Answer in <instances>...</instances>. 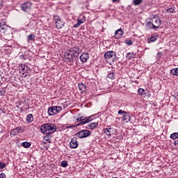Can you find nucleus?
Segmentation results:
<instances>
[{"instance_id":"f8f14e48","label":"nucleus","mask_w":178,"mask_h":178,"mask_svg":"<svg viewBox=\"0 0 178 178\" xmlns=\"http://www.w3.org/2000/svg\"><path fill=\"white\" fill-rule=\"evenodd\" d=\"M114 56H116V53L113 51H106L104 54V58L106 59H112V58H113Z\"/></svg>"},{"instance_id":"9d476101","label":"nucleus","mask_w":178,"mask_h":178,"mask_svg":"<svg viewBox=\"0 0 178 178\" xmlns=\"http://www.w3.org/2000/svg\"><path fill=\"white\" fill-rule=\"evenodd\" d=\"M79 59L82 63H86L90 59V54L88 53H83L80 56Z\"/></svg>"},{"instance_id":"20e7f679","label":"nucleus","mask_w":178,"mask_h":178,"mask_svg":"<svg viewBox=\"0 0 178 178\" xmlns=\"http://www.w3.org/2000/svg\"><path fill=\"white\" fill-rule=\"evenodd\" d=\"M62 111V106H54L48 108V113L49 116H54L56 113H59Z\"/></svg>"},{"instance_id":"a19ab883","label":"nucleus","mask_w":178,"mask_h":178,"mask_svg":"<svg viewBox=\"0 0 178 178\" xmlns=\"http://www.w3.org/2000/svg\"><path fill=\"white\" fill-rule=\"evenodd\" d=\"M145 95L147 97H151V95L148 92H145Z\"/></svg>"},{"instance_id":"cd10ccee","label":"nucleus","mask_w":178,"mask_h":178,"mask_svg":"<svg viewBox=\"0 0 178 178\" xmlns=\"http://www.w3.org/2000/svg\"><path fill=\"white\" fill-rule=\"evenodd\" d=\"M28 40H29V41H34V40H35V35H34V34L29 35Z\"/></svg>"},{"instance_id":"4c0bfd02","label":"nucleus","mask_w":178,"mask_h":178,"mask_svg":"<svg viewBox=\"0 0 178 178\" xmlns=\"http://www.w3.org/2000/svg\"><path fill=\"white\" fill-rule=\"evenodd\" d=\"M79 126H77V124H76V125H74V126H68L67 127V129H72V127H78Z\"/></svg>"},{"instance_id":"6ab92c4d","label":"nucleus","mask_w":178,"mask_h":178,"mask_svg":"<svg viewBox=\"0 0 178 178\" xmlns=\"http://www.w3.org/2000/svg\"><path fill=\"white\" fill-rule=\"evenodd\" d=\"M78 86L80 91H83V92H86V91H87V86H86L84 83H80Z\"/></svg>"},{"instance_id":"4be33fe9","label":"nucleus","mask_w":178,"mask_h":178,"mask_svg":"<svg viewBox=\"0 0 178 178\" xmlns=\"http://www.w3.org/2000/svg\"><path fill=\"white\" fill-rule=\"evenodd\" d=\"M107 77H108V79H111V80H115V72H113V71L110 72L107 74Z\"/></svg>"},{"instance_id":"5701e85b","label":"nucleus","mask_w":178,"mask_h":178,"mask_svg":"<svg viewBox=\"0 0 178 178\" xmlns=\"http://www.w3.org/2000/svg\"><path fill=\"white\" fill-rule=\"evenodd\" d=\"M156 40H158V36L156 35H153V36H151L149 38H148L149 42H155Z\"/></svg>"},{"instance_id":"f03ea898","label":"nucleus","mask_w":178,"mask_h":178,"mask_svg":"<svg viewBox=\"0 0 178 178\" xmlns=\"http://www.w3.org/2000/svg\"><path fill=\"white\" fill-rule=\"evenodd\" d=\"M161 23V19L153 17L150 21L147 22V25L149 29H151L152 30H156V29H159Z\"/></svg>"},{"instance_id":"6e6552de","label":"nucleus","mask_w":178,"mask_h":178,"mask_svg":"<svg viewBox=\"0 0 178 178\" xmlns=\"http://www.w3.org/2000/svg\"><path fill=\"white\" fill-rule=\"evenodd\" d=\"M123 34H124V32H123V29H119L115 31L114 38H115L116 40H119V38H122V37H123Z\"/></svg>"},{"instance_id":"a18cd8bd","label":"nucleus","mask_w":178,"mask_h":178,"mask_svg":"<svg viewBox=\"0 0 178 178\" xmlns=\"http://www.w3.org/2000/svg\"><path fill=\"white\" fill-rule=\"evenodd\" d=\"M21 59H24V60H26V58H24V56H21Z\"/></svg>"},{"instance_id":"0eeeda50","label":"nucleus","mask_w":178,"mask_h":178,"mask_svg":"<svg viewBox=\"0 0 178 178\" xmlns=\"http://www.w3.org/2000/svg\"><path fill=\"white\" fill-rule=\"evenodd\" d=\"M32 4L31 2H25L21 4V8L24 12H29L31 10Z\"/></svg>"},{"instance_id":"f257e3e1","label":"nucleus","mask_w":178,"mask_h":178,"mask_svg":"<svg viewBox=\"0 0 178 178\" xmlns=\"http://www.w3.org/2000/svg\"><path fill=\"white\" fill-rule=\"evenodd\" d=\"M40 130L43 134H54L56 131V126L54 124L46 123L40 127Z\"/></svg>"},{"instance_id":"37998d69","label":"nucleus","mask_w":178,"mask_h":178,"mask_svg":"<svg viewBox=\"0 0 178 178\" xmlns=\"http://www.w3.org/2000/svg\"><path fill=\"white\" fill-rule=\"evenodd\" d=\"M76 122H79V123H81V118H77L76 119Z\"/></svg>"},{"instance_id":"423d86ee","label":"nucleus","mask_w":178,"mask_h":178,"mask_svg":"<svg viewBox=\"0 0 178 178\" xmlns=\"http://www.w3.org/2000/svg\"><path fill=\"white\" fill-rule=\"evenodd\" d=\"M68 51L74 56V58H79L80 52H81V50L76 47L70 48Z\"/></svg>"},{"instance_id":"4468645a","label":"nucleus","mask_w":178,"mask_h":178,"mask_svg":"<svg viewBox=\"0 0 178 178\" xmlns=\"http://www.w3.org/2000/svg\"><path fill=\"white\" fill-rule=\"evenodd\" d=\"M103 132L108 136V137H111L114 133L113 128H105L103 129Z\"/></svg>"},{"instance_id":"72a5a7b5","label":"nucleus","mask_w":178,"mask_h":178,"mask_svg":"<svg viewBox=\"0 0 178 178\" xmlns=\"http://www.w3.org/2000/svg\"><path fill=\"white\" fill-rule=\"evenodd\" d=\"M53 17H54V19L56 20V22H59L62 19L60 18V17L58 15H54Z\"/></svg>"},{"instance_id":"aec40b11","label":"nucleus","mask_w":178,"mask_h":178,"mask_svg":"<svg viewBox=\"0 0 178 178\" xmlns=\"http://www.w3.org/2000/svg\"><path fill=\"white\" fill-rule=\"evenodd\" d=\"M26 120L28 123H31L32 122H33L34 117L33 116V114L27 115Z\"/></svg>"},{"instance_id":"ddd939ff","label":"nucleus","mask_w":178,"mask_h":178,"mask_svg":"<svg viewBox=\"0 0 178 178\" xmlns=\"http://www.w3.org/2000/svg\"><path fill=\"white\" fill-rule=\"evenodd\" d=\"M77 147H79V143L77 142L76 139L74 138H71V141L70 143V148H77Z\"/></svg>"},{"instance_id":"bb28decb","label":"nucleus","mask_w":178,"mask_h":178,"mask_svg":"<svg viewBox=\"0 0 178 178\" xmlns=\"http://www.w3.org/2000/svg\"><path fill=\"white\" fill-rule=\"evenodd\" d=\"M170 74L174 76H178V68H173L170 70Z\"/></svg>"},{"instance_id":"58836bf2","label":"nucleus","mask_w":178,"mask_h":178,"mask_svg":"<svg viewBox=\"0 0 178 178\" xmlns=\"http://www.w3.org/2000/svg\"><path fill=\"white\" fill-rule=\"evenodd\" d=\"M81 118V122H85V120H86V118H85V117H83V116H82V117H81V118Z\"/></svg>"},{"instance_id":"ea45409f","label":"nucleus","mask_w":178,"mask_h":178,"mask_svg":"<svg viewBox=\"0 0 178 178\" xmlns=\"http://www.w3.org/2000/svg\"><path fill=\"white\" fill-rule=\"evenodd\" d=\"M5 91H3V90H1L0 91V95H5Z\"/></svg>"},{"instance_id":"e433bc0d","label":"nucleus","mask_w":178,"mask_h":178,"mask_svg":"<svg viewBox=\"0 0 178 178\" xmlns=\"http://www.w3.org/2000/svg\"><path fill=\"white\" fill-rule=\"evenodd\" d=\"M22 74H23V77H27V70L23 72Z\"/></svg>"},{"instance_id":"de8ad7c7","label":"nucleus","mask_w":178,"mask_h":178,"mask_svg":"<svg viewBox=\"0 0 178 178\" xmlns=\"http://www.w3.org/2000/svg\"><path fill=\"white\" fill-rule=\"evenodd\" d=\"M0 79H1V74H0Z\"/></svg>"},{"instance_id":"a878e982","label":"nucleus","mask_w":178,"mask_h":178,"mask_svg":"<svg viewBox=\"0 0 178 178\" xmlns=\"http://www.w3.org/2000/svg\"><path fill=\"white\" fill-rule=\"evenodd\" d=\"M22 145L24 147V148H30V147H31V143L29 142H23Z\"/></svg>"},{"instance_id":"49530a36","label":"nucleus","mask_w":178,"mask_h":178,"mask_svg":"<svg viewBox=\"0 0 178 178\" xmlns=\"http://www.w3.org/2000/svg\"><path fill=\"white\" fill-rule=\"evenodd\" d=\"M112 1L113 3H115V2H118V1H119V0H112Z\"/></svg>"},{"instance_id":"39448f33","label":"nucleus","mask_w":178,"mask_h":178,"mask_svg":"<svg viewBox=\"0 0 178 178\" xmlns=\"http://www.w3.org/2000/svg\"><path fill=\"white\" fill-rule=\"evenodd\" d=\"M90 136L91 131L87 129H83L75 134V136L78 137V138H86L87 137H90Z\"/></svg>"},{"instance_id":"c03bdc74","label":"nucleus","mask_w":178,"mask_h":178,"mask_svg":"<svg viewBox=\"0 0 178 178\" xmlns=\"http://www.w3.org/2000/svg\"><path fill=\"white\" fill-rule=\"evenodd\" d=\"M174 145H178V141H177V140H175V141L174 142Z\"/></svg>"},{"instance_id":"9b49d317","label":"nucleus","mask_w":178,"mask_h":178,"mask_svg":"<svg viewBox=\"0 0 178 178\" xmlns=\"http://www.w3.org/2000/svg\"><path fill=\"white\" fill-rule=\"evenodd\" d=\"M65 58L67 62H73V58H74V56L71 54L69 50H67L65 54Z\"/></svg>"},{"instance_id":"a211bd4d","label":"nucleus","mask_w":178,"mask_h":178,"mask_svg":"<svg viewBox=\"0 0 178 178\" xmlns=\"http://www.w3.org/2000/svg\"><path fill=\"white\" fill-rule=\"evenodd\" d=\"M56 27L59 30V29H62L63 26H65V22H62V19H60V21H56Z\"/></svg>"},{"instance_id":"473e14b6","label":"nucleus","mask_w":178,"mask_h":178,"mask_svg":"<svg viewBox=\"0 0 178 178\" xmlns=\"http://www.w3.org/2000/svg\"><path fill=\"white\" fill-rule=\"evenodd\" d=\"M165 12H167L168 13H175V9L170 8L165 10Z\"/></svg>"},{"instance_id":"c9c22d12","label":"nucleus","mask_w":178,"mask_h":178,"mask_svg":"<svg viewBox=\"0 0 178 178\" xmlns=\"http://www.w3.org/2000/svg\"><path fill=\"white\" fill-rule=\"evenodd\" d=\"M0 178H6V175H5V173H1Z\"/></svg>"},{"instance_id":"2eb2a0df","label":"nucleus","mask_w":178,"mask_h":178,"mask_svg":"<svg viewBox=\"0 0 178 178\" xmlns=\"http://www.w3.org/2000/svg\"><path fill=\"white\" fill-rule=\"evenodd\" d=\"M84 22H86V16H83L82 19H80V17H79L77 19V23L74 25V27L75 29H77V27H79L80 24H83Z\"/></svg>"},{"instance_id":"79ce46f5","label":"nucleus","mask_w":178,"mask_h":178,"mask_svg":"<svg viewBox=\"0 0 178 178\" xmlns=\"http://www.w3.org/2000/svg\"><path fill=\"white\" fill-rule=\"evenodd\" d=\"M3 3V1L2 0H0V8L2 7Z\"/></svg>"},{"instance_id":"412c9836","label":"nucleus","mask_w":178,"mask_h":178,"mask_svg":"<svg viewBox=\"0 0 178 178\" xmlns=\"http://www.w3.org/2000/svg\"><path fill=\"white\" fill-rule=\"evenodd\" d=\"M126 58L127 59H134L136 58V54L134 53H127Z\"/></svg>"},{"instance_id":"7ed1b4c3","label":"nucleus","mask_w":178,"mask_h":178,"mask_svg":"<svg viewBox=\"0 0 178 178\" xmlns=\"http://www.w3.org/2000/svg\"><path fill=\"white\" fill-rule=\"evenodd\" d=\"M118 115H122V119L126 123H129L131 120V115H130V113L127 112L123 110H119L118 111Z\"/></svg>"},{"instance_id":"c756f323","label":"nucleus","mask_w":178,"mask_h":178,"mask_svg":"<svg viewBox=\"0 0 178 178\" xmlns=\"http://www.w3.org/2000/svg\"><path fill=\"white\" fill-rule=\"evenodd\" d=\"M141 2H143V0H134L133 1L134 5L136 6H137V5H140V3H141Z\"/></svg>"},{"instance_id":"dca6fc26","label":"nucleus","mask_w":178,"mask_h":178,"mask_svg":"<svg viewBox=\"0 0 178 178\" xmlns=\"http://www.w3.org/2000/svg\"><path fill=\"white\" fill-rule=\"evenodd\" d=\"M98 127V122H91L86 127V129H89L90 130H94Z\"/></svg>"},{"instance_id":"7c9ffc66","label":"nucleus","mask_w":178,"mask_h":178,"mask_svg":"<svg viewBox=\"0 0 178 178\" xmlns=\"http://www.w3.org/2000/svg\"><path fill=\"white\" fill-rule=\"evenodd\" d=\"M60 165L62 168H67V162L66 161H61Z\"/></svg>"},{"instance_id":"b1692460","label":"nucleus","mask_w":178,"mask_h":178,"mask_svg":"<svg viewBox=\"0 0 178 178\" xmlns=\"http://www.w3.org/2000/svg\"><path fill=\"white\" fill-rule=\"evenodd\" d=\"M172 140H178V132H175L172 134L170 136Z\"/></svg>"},{"instance_id":"1a4fd4ad","label":"nucleus","mask_w":178,"mask_h":178,"mask_svg":"<svg viewBox=\"0 0 178 178\" xmlns=\"http://www.w3.org/2000/svg\"><path fill=\"white\" fill-rule=\"evenodd\" d=\"M22 133H23V129L17 127V128H15V129L11 130V131L10 133V136L11 137H15V136H17V134H19Z\"/></svg>"},{"instance_id":"393cba45","label":"nucleus","mask_w":178,"mask_h":178,"mask_svg":"<svg viewBox=\"0 0 178 178\" xmlns=\"http://www.w3.org/2000/svg\"><path fill=\"white\" fill-rule=\"evenodd\" d=\"M138 94H139V95H142L143 97H145V90L143 88H139L138 90Z\"/></svg>"},{"instance_id":"2f4dec72","label":"nucleus","mask_w":178,"mask_h":178,"mask_svg":"<svg viewBox=\"0 0 178 178\" xmlns=\"http://www.w3.org/2000/svg\"><path fill=\"white\" fill-rule=\"evenodd\" d=\"M19 70H21L20 73H22V72H26V65H21Z\"/></svg>"},{"instance_id":"c85d7f7f","label":"nucleus","mask_w":178,"mask_h":178,"mask_svg":"<svg viewBox=\"0 0 178 178\" xmlns=\"http://www.w3.org/2000/svg\"><path fill=\"white\" fill-rule=\"evenodd\" d=\"M124 44H126L127 45H129V46L133 45V40H126L124 41Z\"/></svg>"},{"instance_id":"f3484780","label":"nucleus","mask_w":178,"mask_h":178,"mask_svg":"<svg viewBox=\"0 0 178 178\" xmlns=\"http://www.w3.org/2000/svg\"><path fill=\"white\" fill-rule=\"evenodd\" d=\"M92 116L86 118L85 121L76 124V126H83V124H86V123H90V122L92 120Z\"/></svg>"},{"instance_id":"f704fd0d","label":"nucleus","mask_w":178,"mask_h":178,"mask_svg":"<svg viewBox=\"0 0 178 178\" xmlns=\"http://www.w3.org/2000/svg\"><path fill=\"white\" fill-rule=\"evenodd\" d=\"M6 166L5 163L0 162V169H3Z\"/></svg>"}]
</instances>
